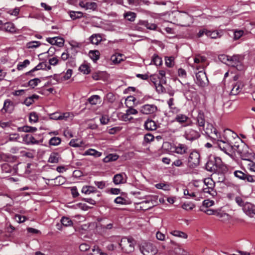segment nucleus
Returning a JSON list of instances; mask_svg holds the SVG:
<instances>
[{"mask_svg": "<svg viewBox=\"0 0 255 255\" xmlns=\"http://www.w3.org/2000/svg\"><path fill=\"white\" fill-rule=\"evenodd\" d=\"M206 57L200 55H196L194 58V63L192 65L193 69L199 70L196 73V83L200 87H204L208 84V79L206 73L203 71L204 68V63L206 61Z\"/></svg>", "mask_w": 255, "mask_h": 255, "instance_id": "obj_1", "label": "nucleus"}, {"mask_svg": "<svg viewBox=\"0 0 255 255\" xmlns=\"http://www.w3.org/2000/svg\"><path fill=\"white\" fill-rule=\"evenodd\" d=\"M234 148L243 160L248 161L252 159V153L249 151L248 146L243 142L241 141L240 144H235Z\"/></svg>", "mask_w": 255, "mask_h": 255, "instance_id": "obj_2", "label": "nucleus"}, {"mask_svg": "<svg viewBox=\"0 0 255 255\" xmlns=\"http://www.w3.org/2000/svg\"><path fill=\"white\" fill-rule=\"evenodd\" d=\"M134 244L135 241L132 238L124 237L121 239L119 246L124 253L129 254L134 251Z\"/></svg>", "mask_w": 255, "mask_h": 255, "instance_id": "obj_3", "label": "nucleus"}, {"mask_svg": "<svg viewBox=\"0 0 255 255\" xmlns=\"http://www.w3.org/2000/svg\"><path fill=\"white\" fill-rule=\"evenodd\" d=\"M215 140L217 141L218 146L220 149L228 155H231L232 153V150L233 149L235 150V144L234 145H231L226 139H225V140H223L220 135V137H218Z\"/></svg>", "mask_w": 255, "mask_h": 255, "instance_id": "obj_4", "label": "nucleus"}, {"mask_svg": "<svg viewBox=\"0 0 255 255\" xmlns=\"http://www.w3.org/2000/svg\"><path fill=\"white\" fill-rule=\"evenodd\" d=\"M204 186L203 188V191L205 193H208L212 197L217 195V192L215 189V182L210 178L204 179Z\"/></svg>", "mask_w": 255, "mask_h": 255, "instance_id": "obj_5", "label": "nucleus"}, {"mask_svg": "<svg viewBox=\"0 0 255 255\" xmlns=\"http://www.w3.org/2000/svg\"><path fill=\"white\" fill-rule=\"evenodd\" d=\"M139 249L143 255H154L156 253V248L150 243L144 242L140 244Z\"/></svg>", "mask_w": 255, "mask_h": 255, "instance_id": "obj_6", "label": "nucleus"}, {"mask_svg": "<svg viewBox=\"0 0 255 255\" xmlns=\"http://www.w3.org/2000/svg\"><path fill=\"white\" fill-rule=\"evenodd\" d=\"M200 155L197 151H193L190 153L188 159V166L190 168H195L200 164Z\"/></svg>", "mask_w": 255, "mask_h": 255, "instance_id": "obj_7", "label": "nucleus"}, {"mask_svg": "<svg viewBox=\"0 0 255 255\" xmlns=\"http://www.w3.org/2000/svg\"><path fill=\"white\" fill-rule=\"evenodd\" d=\"M244 56L241 55H234L230 56L228 65L231 67H236L239 70L242 69V62Z\"/></svg>", "mask_w": 255, "mask_h": 255, "instance_id": "obj_8", "label": "nucleus"}, {"mask_svg": "<svg viewBox=\"0 0 255 255\" xmlns=\"http://www.w3.org/2000/svg\"><path fill=\"white\" fill-rule=\"evenodd\" d=\"M182 90L184 96L188 100H192L193 97L196 94L194 86L190 85L189 83L183 85Z\"/></svg>", "mask_w": 255, "mask_h": 255, "instance_id": "obj_9", "label": "nucleus"}, {"mask_svg": "<svg viewBox=\"0 0 255 255\" xmlns=\"http://www.w3.org/2000/svg\"><path fill=\"white\" fill-rule=\"evenodd\" d=\"M204 131L207 135L214 140L220 137V133L218 132L217 130L211 124H207L206 128L204 129Z\"/></svg>", "mask_w": 255, "mask_h": 255, "instance_id": "obj_10", "label": "nucleus"}, {"mask_svg": "<svg viewBox=\"0 0 255 255\" xmlns=\"http://www.w3.org/2000/svg\"><path fill=\"white\" fill-rule=\"evenodd\" d=\"M157 111V107L153 104H145L140 108V112L144 115L153 114Z\"/></svg>", "mask_w": 255, "mask_h": 255, "instance_id": "obj_11", "label": "nucleus"}, {"mask_svg": "<svg viewBox=\"0 0 255 255\" xmlns=\"http://www.w3.org/2000/svg\"><path fill=\"white\" fill-rule=\"evenodd\" d=\"M200 136V133L192 128H188L184 134L185 137L189 140H194L198 138Z\"/></svg>", "mask_w": 255, "mask_h": 255, "instance_id": "obj_12", "label": "nucleus"}, {"mask_svg": "<svg viewBox=\"0 0 255 255\" xmlns=\"http://www.w3.org/2000/svg\"><path fill=\"white\" fill-rule=\"evenodd\" d=\"M46 41L52 45H55L59 47H62L64 45V40L63 38L54 37L53 38H47Z\"/></svg>", "mask_w": 255, "mask_h": 255, "instance_id": "obj_13", "label": "nucleus"}, {"mask_svg": "<svg viewBox=\"0 0 255 255\" xmlns=\"http://www.w3.org/2000/svg\"><path fill=\"white\" fill-rule=\"evenodd\" d=\"M174 151L179 154H184L187 152L188 146L185 144L178 143L173 147Z\"/></svg>", "mask_w": 255, "mask_h": 255, "instance_id": "obj_14", "label": "nucleus"}, {"mask_svg": "<svg viewBox=\"0 0 255 255\" xmlns=\"http://www.w3.org/2000/svg\"><path fill=\"white\" fill-rule=\"evenodd\" d=\"M255 208V205L249 202H246L242 209L247 215L253 217V212Z\"/></svg>", "mask_w": 255, "mask_h": 255, "instance_id": "obj_15", "label": "nucleus"}, {"mask_svg": "<svg viewBox=\"0 0 255 255\" xmlns=\"http://www.w3.org/2000/svg\"><path fill=\"white\" fill-rule=\"evenodd\" d=\"M79 5L85 9H91L94 10L97 7V4L95 2H87L85 3L83 1L79 2Z\"/></svg>", "mask_w": 255, "mask_h": 255, "instance_id": "obj_16", "label": "nucleus"}, {"mask_svg": "<svg viewBox=\"0 0 255 255\" xmlns=\"http://www.w3.org/2000/svg\"><path fill=\"white\" fill-rule=\"evenodd\" d=\"M23 140L27 144H38L39 141L35 139L33 135L31 134H26L23 137Z\"/></svg>", "mask_w": 255, "mask_h": 255, "instance_id": "obj_17", "label": "nucleus"}, {"mask_svg": "<svg viewBox=\"0 0 255 255\" xmlns=\"http://www.w3.org/2000/svg\"><path fill=\"white\" fill-rule=\"evenodd\" d=\"M144 126L145 128L148 130H154L157 128V125L155 122L149 119L145 122Z\"/></svg>", "mask_w": 255, "mask_h": 255, "instance_id": "obj_18", "label": "nucleus"}, {"mask_svg": "<svg viewBox=\"0 0 255 255\" xmlns=\"http://www.w3.org/2000/svg\"><path fill=\"white\" fill-rule=\"evenodd\" d=\"M113 227V224L112 223H107L103 222L97 226L98 229L103 233H106L108 230L112 229Z\"/></svg>", "mask_w": 255, "mask_h": 255, "instance_id": "obj_19", "label": "nucleus"}, {"mask_svg": "<svg viewBox=\"0 0 255 255\" xmlns=\"http://www.w3.org/2000/svg\"><path fill=\"white\" fill-rule=\"evenodd\" d=\"M124 176L127 178V175L124 173H119L115 175L113 177L114 183L116 185L125 183L126 180L124 181Z\"/></svg>", "mask_w": 255, "mask_h": 255, "instance_id": "obj_20", "label": "nucleus"}, {"mask_svg": "<svg viewBox=\"0 0 255 255\" xmlns=\"http://www.w3.org/2000/svg\"><path fill=\"white\" fill-rule=\"evenodd\" d=\"M140 26H143L147 29L150 30H154L156 28V25L153 23H149L146 21L140 20L137 24V27L138 28H142V27Z\"/></svg>", "mask_w": 255, "mask_h": 255, "instance_id": "obj_21", "label": "nucleus"}, {"mask_svg": "<svg viewBox=\"0 0 255 255\" xmlns=\"http://www.w3.org/2000/svg\"><path fill=\"white\" fill-rule=\"evenodd\" d=\"M1 27H2V30H5L8 32L14 33L16 31V28L14 24L11 22H6Z\"/></svg>", "mask_w": 255, "mask_h": 255, "instance_id": "obj_22", "label": "nucleus"}, {"mask_svg": "<svg viewBox=\"0 0 255 255\" xmlns=\"http://www.w3.org/2000/svg\"><path fill=\"white\" fill-rule=\"evenodd\" d=\"M241 83L239 82H236L232 85V88L231 91V95H236L240 93L241 91Z\"/></svg>", "mask_w": 255, "mask_h": 255, "instance_id": "obj_23", "label": "nucleus"}, {"mask_svg": "<svg viewBox=\"0 0 255 255\" xmlns=\"http://www.w3.org/2000/svg\"><path fill=\"white\" fill-rule=\"evenodd\" d=\"M60 156L57 152H52L48 159V161L51 163H56L59 162Z\"/></svg>", "mask_w": 255, "mask_h": 255, "instance_id": "obj_24", "label": "nucleus"}, {"mask_svg": "<svg viewBox=\"0 0 255 255\" xmlns=\"http://www.w3.org/2000/svg\"><path fill=\"white\" fill-rule=\"evenodd\" d=\"M13 107L12 103L9 100H6L4 101L3 109L6 112L11 113L13 111Z\"/></svg>", "mask_w": 255, "mask_h": 255, "instance_id": "obj_25", "label": "nucleus"}, {"mask_svg": "<svg viewBox=\"0 0 255 255\" xmlns=\"http://www.w3.org/2000/svg\"><path fill=\"white\" fill-rule=\"evenodd\" d=\"M47 67V64L44 62H41L39 63L36 66H35L34 68H33L32 70L29 71V72H27L26 74V75H29L31 73L39 70H45L46 69Z\"/></svg>", "mask_w": 255, "mask_h": 255, "instance_id": "obj_26", "label": "nucleus"}, {"mask_svg": "<svg viewBox=\"0 0 255 255\" xmlns=\"http://www.w3.org/2000/svg\"><path fill=\"white\" fill-rule=\"evenodd\" d=\"M97 189L95 187L91 186H85L82 189V193L85 194H90L92 193L96 192Z\"/></svg>", "mask_w": 255, "mask_h": 255, "instance_id": "obj_27", "label": "nucleus"}, {"mask_svg": "<svg viewBox=\"0 0 255 255\" xmlns=\"http://www.w3.org/2000/svg\"><path fill=\"white\" fill-rule=\"evenodd\" d=\"M206 168L211 172H215L218 170L213 160H210L206 163Z\"/></svg>", "mask_w": 255, "mask_h": 255, "instance_id": "obj_28", "label": "nucleus"}, {"mask_svg": "<svg viewBox=\"0 0 255 255\" xmlns=\"http://www.w3.org/2000/svg\"><path fill=\"white\" fill-rule=\"evenodd\" d=\"M84 155H92L96 157H100L102 155V153L92 148L89 149L84 153Z\"/></svg>", "mask_w": 255, "mask_h": 255, "instance_id": "obj_29", "label": "nucleus"}, {"mask_svg": "<svg viewBox=\"0 0 255 255\" xmlns=\"http://www.w3.org/2000/svg\"><path fill=\"white\" fill-rule=\"evenodd\" d=\"M90 39L92 44L97 45L102 41V37L98 34H93L90 37Z\"/></svg>", "mask_w": 255, "mask_h": 255, "instance_id": "obj_30", "label": "nucleus"}, {"mask_svg": "<svg viewBox=\"0 0 255 255\" xmlns=\"http://www.w3.org/2000/svg\"><path fill=\"white\" fill-rule=\"evenodd\" d=\"M119 156L116 154H110L103 159V161L105 163L115 161L118 159Z\"/></svg>", "mask_w": 255, "mask_h": 255, "instance_id": "obj_31", "label": "nucleus"}, {"mask_svg": "<svg viewBox=\"0 0 255 255\" xmlns=\"http://www.w3.org/2000/svg\"><path fill=\"white\" fill-rule=\"evenodd\" d=\"M60 221L62 225L65 227H70L73 225L72 221L68 217H63Z\"/></svg>", "mask_w": 255, "mask_h": 255, "instance_id": "obj_32", "label": "nucleus"}, {"mask_svg": "<svg viewBox=\"0 0 255 255\" xmlns=\"http://www.w3.org/2000/svg\"><path fill=\"white\" fill-rule=\"evenodd\" d=\"M170 234L174 236L183 239H187L188 237L186 233L178 230L172 231L170 232Z\"/></svg>", "mask_w": 255, "mask_h": 255, "instance_id": "obj_33", "label": "nucleus"}, {"mask_svg": "<svg viewBox=\"0 0 255 255\" xmlns=\"http://www.w3.org/2000/svg\"><path fill=\"white\" fill-rule=\"evenodd\" d=\"M89 57L94 61H97L100 57V52L98 50L90 51L89 53Z\"/></svg>", "mask_w": 255, "mask_h": 255, "instance_id": "obj_34", "label": "nucleus"}, {"mask_svg": "<svg viewBox=\"0 0 255 255\" xmlns=\"http://www.w3.org/2000/svg\"><path fill=\"white\" fill-rule=\"evenodd\" d=\"M205 123V122L203 114H199L197 117V123L198 126L204 128Z\"/></svg>", "mask_w": 255, "mask_h": 255, "instance_id": "obj_35", "label": "nucleus"}, {"mask_svg": "<svg viewBox=\"0 0 255 255\" xmlns=\"http://www.w3.org/2000/svg\"><path fill=\"white\" fill-rule=\"evenodd\" d=\"M129 5L137 6L141 4L142 3L148 4L149 2L143 0H128Z\"/></svg>", "mask_w": 255, "mask_h": 255, "instance_id": "obj_36", "label": "nucleus"}, {"mask_svg": "<svg viewBox=\"0 0 255 255\" xmlns=\"http://www.w3.org/2000/svg\"><path fill=\"white\" fill-rule=\"evenodd\" d=\"M151 63H153L156 66H159L161 65L162 61L159 56L154 54L152 58Z\"/></svg>", "mask_w": 255, "mask_h": 255, "instance_id": "obj_37", "label": "nucleus"}, {"mask_svg": "<svg viewBox=\"0 0 255 255\" xmlns=\"http://www.w3.org/2000/svg\"><path fill=\"white\" fill-rule=\"evenodd\" d=\"M82 144V141L78 139H72L69 142V145L74 147H81Z\"/></svg>", "mask_w": 255, "mask_h": 255, "instance_id": "obj_38", "label": "nucleus"}, {"mask_svg": "<svg viewBox=\"0 0 255 255\" xmlns=\"http://www.w3.org/2000/svg\"><path fill=\"white\" fill-rule=\"evenodd\" d=\"M40 44L41 43L39 41H32L27 43L26 47L29 49L37 48Z\"/></svg>", "mask_w": 255, "mask_h": 255, "instance_id": "obj_39", "label": "nucleus"}, {"mask_svg": "<svg viewBox=\"0 0 255 255\" xmlns=\"http://www.w3.org/2000/svg\"><path fill=\"white\" fill-rule=\"evenodd\" d=\"M100 99L99 96L93 95L88 99V101L91 105H96Z\"/></svg>", "mask_w": 255, "mask_h": 255, "instance_id": "obj_40", "label": "nucleus"}, {"mask_svg": "<svg viewBox=\"0 0 255 255\" xmlns=\"http://www.w3.org/2000/svg\"><path fill=\"white\" fill-rule=\"evenodd\" d=\"M230 56L225 54H221L218 56V58L220 61L228 65L230 60Z\"/></svg>", "mask_w": 255, "mask_h": 255, "instance_id": "obj_41", "label": "nucleus"}, {"mask_svg": "<svg viewBox=\"0 0 255 255\" xmlns=\"http://www.w3.org/2000/svg\"><path fill=\"white\" fill-rule=\"evenodd\" d=\"M246 174V172L245 173L240 170H236L234 172V175L236 177L243 180L245 179Z\"/></svg>", "mask_w": 255, "mask_h": 255, "instance_id": "obj_42", "label": "nucleus"}, {"mask_svg": "<svg viewBox=\"0 0 255 255\" xmlns=\"http://www.w3.org/2000/svg\"><path fill=\"white\" fill-rule=\"evenodd\" d=\"M30 64V61L28 59L24 60L23 62H19L17 66L18 70H21Z\"/></svg>", "mask_w": 255, "mask_h": 255, "instance_id": "obj_43", "label": "nucleus"}, {"mask_svg": "<svg viewBox=\"0 0 255 255\" xmlns=\"http://www.w3.org/2000/svg\"><path fill=\"white\" fill-rule=\"evenodd\" d=\"M61 138L58 137H52L49 140V144L51 145H58L61 143Z\"/></svg>", "mask_w": 255, "mask_h": 255, "instance_id": "obj_44", "label": "nucleus"}, {"mask_svg": "<svg viewBox=\"0 0 255 255\" xmlns=\"http://www.w3.org/2000/svg\"><path fill=\"white\" fill-rule=\"evenodd\" d=\"M122 56V54H118V55H113L111 57V60L114 63L118 64L120 63L121 61H122V59L121 58Z\"/></svg>", "mask_w": 255, "mask_h": 255, "instance_id": "obj_45", "label": "nucleus"}, {"mask_svg": "<svg viewBox=\"0 0 255 255\" xmlns=\"http://www.w3.org/2000/svg\"><path fill=\"white\" fill-rule=\"evenodd\" d=\"M188 119V117L182 114H179L176 116L175 120L180 123L185 122Z\"/></svg>", "mask_w": 255, "mask_h": 255, "instance_id": "obj_46", "label": "nucleus"}, {"mask_svg": "<svg viewBox=\"0 0 255 255\" xmlns=\"http://www.w3.org/2000/svg\"><path fill=\"white\" fill-rule=\"evenodd\" d=\"M79 69L81 72H83L85 74H88L90 72V67L86 64L81 65Z\"/></svg>", "mask_w": 255, "mask_h": 255, "instance_id": "obj_47", "label": "nucleus"}, {"mask_svg": "<svg viewBox=\"0 0 255 255\" xmlns=\"http://www.w3.org/2000/svg\"><path fill=\"white\" fill-rule=\"evenodd\" d=\"M206 35L211 37V38H217L219 36V34L217 31H206Z\"/></svg>", "mask_w": 255, "mask_h": 255, "instance_id": "obj_48", "label": "nucleus"}, {"mask_svg": "<svg viewBox=\"0 0 255 255\" xmlns=\"http://www.w3.org/2000/svg\"><path fill=\"white\" fill-rule=\"evenodd\" d=\"M41 82L40 80L38 78H34L33 79L30 80L28 82V85L29 86L34 88L39 83Z\"/></svg>", "mask_w": 255, "mask_h": 255, "instance_id": "obj_49", "label": "nucleus"}, {"mask_svg": "<svg viewBox=\"0 0 255 255\" xmlns=\"http://www.w3.org/2000/svg\"><path fill=\"white\" fill-rule=\"evenodd\" d=\"M38 120V117L36 113L32 112L29 115V121L30 122L36 123Z\"/></svg>", "mask_w": 255, "mask_h": 255, "instance_id": "obj_50", "label": "nucleus"}, {"mask_svg": "<svg viewBox=\"0 0 255 255\" xmlns=\"http://www.w3.org/2000/svg\"><path fill=\"white\" fill-rule=\"evenodd\" d=\"M182 207L184 210L189 211L192 210L195 207V205L191 203H184Z\"/></svg>", "mask_w": 255, "mask_h": 255, "instance_id": "obj_51", "label": "nucleus"}, {"mask_svg": "<svg viewBox=\"0 0 255 255\" xmlns=\"http://www.w3.org/2000/svg\"><path fill=\"white\" fill-rule=\"evenodd\" d=\"M247 165L248 168L252 171L255 172V163L253 162L252 159L247 161Z\"/></svg>", "mask_w": 255, "mask_h": 255, "instance_id": "obj_52", "label": "nucleus"}, {"mask_svg": "<svg viewBox=\"0 0 255 255\" xmlns=\"http://www.w3.org/2000/svg\"><path fill=\"white\" fill-rule=\"evenodd\" d=\"M235 199L236 203L240 207H242L243 208L246 202L244 201L242 197L240 196H236Z\"/></svg>", "mask_w": 255, "mask_h": 255, "instance_id": "obj_53", "label": "nucleus"}, {"mask_svg": "<svg viewBox=\"0 0 255 255\" xmlns=\"http://www.w3.org/2000/svg\"><path fill=\"white\" fill-rule=\"evenodd\" d=\"M19 12H20V8L19 7H15L13 9L9 10L7 11V13L11 15L16 16L19 13Z\"/></svg>", "mask_w": 255, "mask_h": 255, "instance_id": "obj_54", "label": "nucleus"}, {"mask_svg": "<svg viewBox=\"0 0 255 255\" xmlns=\"http://www.w3.org/2000/svg\"><path fill=\"white\" fill-rule=\"evenodd\" d=\"M155 187L157 189H161L164 190H168L169 187L168 185L162 183L156 184Z\"/></svg>", "mask_w": 255, "mask_h": 255, "instance_id": "obj_55", "label": "nucleus"}, {"mask_svg": "<svg viewBox=\"0 0 255 255\" xmlns=\"http://www.w3.org/2000/svg\"><path fill=\"white\" fill-rule=\"evenodd\" d=\"M244 32L242 30H236L234 31V39H239L244 34Z\"/></svg>", "mask_w": 255, "mask_h": 255, "instance_id": "obj_56", "label": "nucleus"}, {"mask_svg": "<svg viewBox=\"0 0 255 255\" xmlns=\"http://www.w3.org/2000/svg\"><path fill=\"white\" fill-rule=\"evenodd\" d=\"M90 246L86 243L81 244L79 246V250L81 252H86V251L89 250L90 249Z\"/></svg>", "mask_w": 255, "mask_h": 255, "instance_id": "obj_57", "label": "nucleus"}, {"mask_svg": "<svg viewBox=\"0 0 255 255\" xmlns=\"http://www.w3.org/2000/svg\"><path fill=\"white\" fill-rule=\"evenodd\" d=\"M114 202L116 204L123 205V204H125L126 203V200L125 199H124V198H123L121 196H119V197H117L115 199Z\"/></svg>", "mask_w": 255, "mask_h": 255, "instance_id": "obj_58", "label": "nucleus"}, {"mask_svg": "<svg viewBox=\"0 0 255 255\" xmlns=\"http://www.w3.org/2000/svg\"><path fill=\"white\" fill-rule=\"evenodd\" d=\"M245 176L246 177H245V179L244 180H246L249 182L252 183L255 182V177L248 174L247 172Z\"/></svg>", "mask_w": 255, "mask_h": 255, "instance_id": "obj_59", "label": "nucleus"}, {"mask_svg": "<svg viewBox=\"0 0 255 255\" xmlns=\"http://www.w3.org/2000/svg\"><path fill=\"white\" fill-rule=\"evenodd\" d=\"M61 117H60V113H57V112L54 113L53 114H51L49 115V118L50 119H52V120H60V119H61Z\"/></svg>", "mask_w": 255, "mask_h": 255, "instance_id": "obj_60", "label": "nucleus"}, {"mask_svg": "<svg viewBox=\"0 0 255 255\" xmlns=\"http://www.w3.org/2000/svg\"><path fill=\"white\" fill-rule=\"evenodd\" d=\"M22 129L25 132H34L37 130V128L35 127L24 126L22 128Z\"/></svg>", "mask_w": 255, "mask_h": 255, "instance_id": "obj_61", "label": "nucleus"}, {"mask_svg": "<svg viewBox=\"0 0 255 255\" xmlns=\"http://www.w3.org/2000/svg\"><path fill=\"white\" fill-rule=\"evenodd\" d=\"M54 179L56 180L58 185H62L65 182V179L62 176H58Z\"/></svg>", "mask_w": 255, "mask_h": 255, "instance_id": "obj_62", "label": "nucleus"}, {"mask_svg": "<svg viewBox=\"0 0 255 255\" xmlns=\"http://www.w3.org/2000/svg\"><path fill=\"white\" fill-rule=\"evenodd\" d=\"M173 60L174 58L172 57H170L166 59L165 64L167 66L169 67L173 66L174 65Z\"/></svg>", "mask_w": 255, "mask_h": 255, "instance_id": "obj_63", "label": "nucleus"}, {"mask_svg": "<svg viewBox=\"0 0 255 255\" xmlns=\"http://www.w3.org/2000/svg\"><path fill=\"white\" fill-rule=\"evenodd\" d=\"M94 184L100 189H103L105 187L106 183L104 181H95Z\"/></svg>", "mask_w": 255, "mask_h": 255, "instance_id": "obj_64", "label": "nucleus"}]
</instances>
